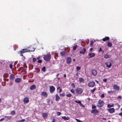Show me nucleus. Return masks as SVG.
Masks as SVG:
<instances>
[{"label":"nucleus","instance_id":"1","mask_svg":"<svg viewBox=\"0 0 122 122\" xmlns=\"http://www.w3.org/2000/svg\"><path fill=\"white\" fill-rule=\"evenodd\" d=\"M51 57V55L49 53L46 55H44L43 57L44 59L46 61H48L50 60Z\"/></svg>","mask_w":122,"mask_h":122},{"label":"nucleus","instance_id":"2","mask_svg":"<svg viewBox=\"0 0 122 122\" xmlns=\"http://www.w3.org/2000/svg\"><path fill=\"white\" fill-rule=\"evenodd\" d=\"M104 102L102 100H99L97 104V106L99 108H101L104 105Z\"/></svg>","mask_w":122,"mask_h":122},{"label":"nucleus","instance_id":"3","mask_svg":"<svg viewBox=\"0 0 122 122\" xmlns=\"http://www.w3.org/2000/svg\"><path fill=\"white\" fill-rule=\"evenodd\" d=\"M83 91V90L81 88H77L75 90L76 93L79 95L81 94L82 93Z\"/></svg>","mask_w":122,"mask_h":122},{"label":"nucleus","instance_id":"4","mask_svg":"<svg viewBox=\"0 0 122 122\" xmlns=\"http://www.w3.org/2000/svg\"><path fill=\"white\" fill-rule=\"evenodd\" d=\"M55 90V88L52 86H51L49 87V90L50 93L51 94L53 93Z\"/></svg>","mask_w":122,"mask_h":122},{"label":"nucleus","instance_id":"5","mask_svg":"<svg viewBox=\"0 0 122 122\" xmlns=\"http://www.w3.org/2000/svg\"><path fill=\"white\" fill-rule=\"evenodd\" d=\"M91 113L94 115L97 114L99 112L98 111L95 109H93L91 110Z\"/></svg>","mask_w":122,"mask_h":122},{"label":"nucleus","instance_id":"6","mask_svg":"<svg viewBox=\"0 0 122 122\" xmlns=\"http://www.w3.org/2000/svg\"><path fill=\"white\" fill-rule=\"evenodd\" d=\"M95 84V82L94 81H92L89 83L88 84V86L89 87H93L94 86Z\"/></svg>","mask_w":122,"mask_h":122},{"label":"nucleus","instance_id":"7","mask_svg":"<svg viewBox=\"0 0 122 122\" xmlns=\"http://www.w3.org/2000/svg\"><path fill=\"white\" fill-rule=\"evenodd\" d=\"M107 111L110 113H112L114 112L115 110L114 108H112L108 109Z\"/></svg>","mask_w":122,"mask_h":122},{"label":"nucleus","instance_id":"8","mask_svg":"<svg viewBox=\"0 0 122 122\" xmlns=\"http://www.w3.org/2000/svg\"><path fill=\"white\" fill-rule=\"evenodd\" d=\"M41 96L45 98H46L48 94L46 92H41Z\"/></svg>","mask_w":122,"mask_h":122},{"label":"nucleus","instance_id":"9","mask_svg":"<svg viewBox=\"0 0 122 122\" xmlns=\"http://www.w3.org/2000/svg\"><path fill=\"white\" fill-rule=\"evenodd\" d=\"M113 89L115 90L118 91L120 89L119 87L117 85H114L113 86Z\"/></svg>","mask_w":122,"mask_h":122},{"label":"nucleus","instance_id":"10","mask_svg":"<svg viewBox=\"0 0 122 122\" xmlns=\"http://www.w3.org/2000/svg\"><path fill=\"white\" fill-rule=\"evenodd\" d=\"M23 101L25 104L28 103L29 101V98L27 97H25Z\"/></svg>","mask_w":122,"mask_h":122},{"label":"nucleus","instance_id":"11","mask_svg":"<svg viewBox=\"0 0 122 122\" xmlns=\"http://www.w3.org/2000/svg\"><path fill=\"white\" fill-rule=\"evenodd\" d=\"M86 51V49L84 48H83L81 51H80L79 52L80 53L84 55L85 54Z\"/></svg>","mask_w":122,"mask_h":122},{"label":"nucleus","instance_id":"12","mask_svg":"<svg viewBox=\"0 0 122 122\" xmlns=\"http://www.w3.org/2000/svg\"><path fill=\"white\" fill-rule=\"evenodd\" d=\"M88 55L89 56V57L88 58L89 59L91 58L94 57L95 55V54L94 53H89L88 54Z\"/></svg>","mask_w":122,"mask_h":122},{"label":"nucleus","instance_id":"13","mask_svg":"<svg viewBox=\"0 0 122 122\" xmlns=\"http://www.w3.org/2000/svg\"><path fill=\"white\" fill-rule=\"evenodd\" d=\"M92 74L93 76H95L97 74V72L95 70L93 69L92 71Z\"/></svg>","mask_w":122,"mask_h":122},{"label":"nucleus","instance_id":"14","mask_svg":"<svg viewBox=\"0 0 122 122\" xmlns=\"http://www.w3.org/2000/svg\"><path fill=\"white\" fill-rule=\"evenodd\" d=\"M71 61V58L70 57H68L66 59V62L67 63L70 64Z\"/></svg>","mask_w":122,"mask_h":122},{"label":"nucleus","instance_id":"15","mask_svg":"<svg viewBox=\"0 0 122 122\" xmlns=\"http://www.w3.org/2000/svg\"><path fill=\"white\" fill-rule=\"evenodd\" d=\"M36 88V85L35 84H34L30 86V89L31 90H32L35 89Z\"/></svg>","mask_w":122,"mask_h":122},{"label":"nucleus","instance_id":"16","mask_svg":"<svg viewBox=\"0 0 122 122\" xmlns=\"http://www.w3.org/2000/svg\"><path fill=\"white\" fill-rule=\"evenodd\" d=\"M56 101V102H58L59 100L60 99V97L59 96L58 94H56L55 95Z\"/></svg>","mask_w":122,"mask_h":122},{"label":"nucleus","instance_id":"17","mask_svg":"<svg viewBox=\"0 0 122 122\" xmlns=\"http://www.w3.org/2000/svg\"><path fill=\"white\" fill-rule=\"evenodd\" d=\"M42 117L45 118H46L48 116V115L46 113H43L42 114Z\"/></svg>","mask_w":122,"mask_h":122},{"label":"nucleus","instance_id":"18","mask_svg":"<svg viewBox=\"0 0 122 122\" xmlns=\"http://www.w3.org/2000/svg\"><path fill=\"white\" fill-rule=\"evenodd\" d=\"M15 77V76L13 74H11L9 77L10 79L11 80H13L14 79Z\"/></svg>","mask_w":122,"mask_h":122},{"label":"nucleus","instance_id":"19","mask_svg":"<svg viewBox=\"0 0 122 122\" xmlns=\"http://www.w3.org/2000/svg\"><path fill=\"white\" fill-rule=\"evenodd\" d=\"M21 81V79L19 78H16L15 80V82L17 83L20 82Z\"/></svg>","mask_w":122,"mask_h":122},{"label":"nucleus","instance_id":"20","mask_svg":"<svg viewBox=\"0 0 122 122\" xmlns=\"http://www.w3.org/2000/svg\"><path fill=\"white\" fill-rule=\"evenodd\" d=\"M110 38L108 37H106L105 38H103L102 40L104 41H105L107 40H109Z\"/></svg>","mask_w":122,"mask_h":122},{"label":"nucleus","instance_id":"21","mask_svg":"<svg viewBox=\"0 0 122 122\" xmlns=\"http://www.w3.org/2000/svg\"><path fill=\"white\" fill-rule=\"evenodd\" d=\"M79 81L80 83L84 82V79L81 77H80L79 78Z\"/></svg>","mask_w":122,"mask_h":122},{"label":"nucleus","instance_id":"22","mask_svg":"<svg viewBox=\"0 0 122 122\" xmlns=\"http://www.w3.org/2000/svg\"><path fill=\"white\" fill-rule=\"evenodd\" d=\"M62 118L64 119L65 120H69V117H67L66 116H63L62 117Z\"/></svg>","mask_w":122,"mask_h":122},{"label":"nucleus","instance_id":"23","mask_svg":"<svg viewBox=\"0 0 122 122\" xmlns=\"http://www.w3.org/2000/svg\"><path fill=\"white\" fill-rule=\"evenodd\" d=\"M110 56L106 54L104 56V57L105 58H108L110 57Z\"/></svg>","mask_w":122,"mask_h":122},{"label":"nucleus","instance_id":"24","mask_svg":"<svg viewBox=\"0 0 122 122\" xmlns=\"http://www.w3.org/2000/svg\"><path fill=\"white\" fill-rule=\"evenodd\" d=\"M109 63H106V64L107 65V67L109 68H110L112 66V63H110L109 64H108Z\"/></svg>","mask_w":122,"mask_h":122},{"label":"nucleus","instance_id":"25","mask_svg":"<svg viewBox=\"0 0 122 122\" xmlns=\"http://www.w3.org/2000/svg\"><path fill=\"white\" fill-rule=\"evenodd\" d=\"M65 53L66 52L65 51H62L61 52L60 54L61 56H63L65 55Z\"/></svg>","mask_w":122,"mask_h":122},{"label":"nucleus","instance_id":"26","mask_svg":"<svg viewBox=\"0 0 122 122\" xmlns=\"http://www.w3.org/2000/svg\"><path fill=\"white\" fill-rule=\"evenodd\" d=\"M112 43L110 42H108L107 43V46H108L111 47L112 46Z\"/></svg>","mask_w":122,"mask_h":122},{"label":"nucleus","instance_id":"27","mask_svg":"<svg viewBox=\"0 0 122 122\" xmlns=\"http://www.w3.org/2000/svg\"><path fill=\"white\" fill-rule=\"evenodd\" d=\"M114 107V105L113 104L111 105L108 104L107 105V107H108L111 108L112 107Z\"/></svg>","mask_w":122,"mask_h":122},{"label":"nucleus","instance_id":"28","mask_svg":"<svg viewBox=\"0 0 122 122\" xmlns=\"http://www.w3.org/2000/svg\"><path fill=\"white\" fill-rule=\"evenodd\" d=\"M75 102L76 103H78L80 104L81 105H82V104L81 103V101H78L77 100H75Z\"/></svg>","mask_w":122,"mask_h":122},{"label":"nucleus","instance_id":"29","mask_svg":"<svg viewBox=\"0 0 122 122\" xmlns=\"http://www.w3.org/2000/svg\"><path fill=\"white\" fill-rule=\"evenodd\" d=\"M77 46L76 45H75L73 47V51H75L77 48Z\"/></svg>","mask_w":122,"mask_h":122},{"label":"nucleus","instance_id":"30","mask_svg":"<svg viewBox=\"0 0 122 122\" xmlns=\"http://www.w3.org/2000/svg\"><path fill=\"white\" fill-rule=\"evenodd\" d=\"M15 112L13 110L11 112L10 114L11 115H14L15 114Z\"/></svg>","mask_w":122,"mask_h":122},{"label":"nucleus","instance_id":"31","mask_svg":"<svg viewBox=\"0 0 122 122\" xmlns=\"http://www.w3.org/2000/svg\"><path fill=\"white\" fill-rule=\"evenodd\" d=\"M41 70L43 72L46 71V67L45 66H44L41 69Z\"/></svg>","mask_w":122,"mask_h":122},{"label":"nucleus","instance_id":"32","mask_svg":"<svg viewBox=\"0 0 122 122\" xmlns=\"http://www.w3.org/2000/svg\"><path fill=\"white\" fill-rule=\"evenodd\" d=\"M25 121V119H23L21 120H20L19 121H17L16 122H23Z\"/></svg>","mask_w":122,"mask_h":122},{"label":"nucleus","instance_id":"33","mask_svg":"<svg viewBox=\"0 0 122 122\" xmlns=\"http://www.w3.org/2000/svg\"><path fill=\"white\" fill-rule=\"evenodd\" d=\"M66 96H67V97H70L72 95L71 93H69V94H67L66 95Z\"/></svg>","mask_w":122,"mask_h":122},{"label":"nucleus","instance_id":"34","mask_svg":"<svg viewBox=\"0 0 122 122\" xmlns=\"http://www.w3.org/2000/svg\"><path fill=\"white\" fill-rule=\"evenodd\" d=\"M96 108V106L95 105H92V109H95Z\"/></svg>","mask_w":122,"mask_h":122},{"label":"nucleus","instance_id":"35","mask_svg":"<svg viewBox=\"0 0 122 122\" xmlns=\"http://www.w3.org/2000/svg\"><path fill=\"white\" fill-rule=\"evenodd\" d=\"M95 90H96V87H95V88L94 89H93L92 90H91V92L92 93H93L95 91Z\"/></svg>","mask_w":122,"mask_h":122},{"label":"nucleus","instance_id":"36","mask_svg":"<svg viewBox=\"0 0 122 122\" xmlns=\"http://www.w3.org/2000/svg\"><path fill=\"white\" fill-rule=\"evenodd\" d=\"M22 50L24 51V53L28 52V49H23Z\"/></svg>","mask_w":122,"mask_h":122},{"label":"nucleus","instance_id":"37","mask_svg":"<svg viewBox=\"0 0 122 122\" xmlns=\"http://www.w3.org/2000/svg\"><path fill=\"white\" fill-rule=\"evenodd\" d=\"M81 69V67L79 66H78L76 68V70L77 71H78L80 70Z\"/></svg>","mask_w":122,"mask_h":122},{"label":"nucleus","instance_id":"38","mask_svg":"<svg viewBox=\"0 0 122 122\" xmlns=\"http://www.w3.org/2000/svg\"><path fill=\"white\" fill-rule=\"evenodd\" d=\"M56 113L57 115L58 116L60 115L61 114V112H56Z\"/></svg>","mask_w":122,"mask_h":122},{"label":"nucleus","instance_id":"39","mask_svg":"<svg viewBox=\"0 0 122 122\" xmlns=\"http://www.w3.org/2000/svg\"><path fill=\"white\" fill-rule=\"evenodd\" d=\"M114 92L113 91H108V94H110V93H112V94L113 93H114Z\"/></svg>","mask_w":122,"mask_h":122},{"label":"nucleus","instance_id":"40","mask_svg":"<svg viewBox=\"0 0 122 122\" xmlns=\"http://www.w3.org/2000/svg\"><path fill=\"white\" fill-rule=\"evenodd\" d=\"M94 43V42L93 41H91L90 42V46H92V45H93V44Z\"/></svg>","mask_w":122,"mask_h":122},{"label":"nucleus","instance_id":"41","mask_svg":"<svg viewBox=\"0 0 122 122\" xmlns=\"http://www.w3.org/2000/svg\"><path fill=\"white\" fill-rule=\"evenodd\" d=\"M50 102V100L48 98L46 99V102L47 103H49Z\"/></svg>","mask_w":122,"mask_h":122},{"label":"nucleus","instance_id":"42","mask_svg":"<svg viewBox=\"0 0 122 122\" xmlns=\"http://www.w3.org/2000/svg\"><path fill=\"white\" fill-rule=\"evenodd\" d=\"M71 86L72 88H75V85L74 83H72L71 84Z\"/></svg>","mask_w":122,"mask_h":122},{"label":"nucleus","instance_id":"43","mask_svg":"<svg viewBox=\"0 0 122 122\" xmlns=\"http://www.w3.org/2000/svg\"><path fill=\"white\" fill-rule=\"evenodd\" d=\"M65 96V94L64 93H62L60 94V97H64Z\"/></svg>","mask_w":122,"mask_h":122},{"label":"nucleus","instance_id":"44","mask_svg":"<svg viewBox=\"0 0 122 122\" xmlns=\"http://www.w3.org/2000/svg\"><path fill=\"white\" fill-rule=\"evenodd\" d=\"M70 91L73 94L75 93V91L73 89L71 90H70Z\"/></svg>","mask_w":122,"mask_h":122},{"label":"nucleus","instance_id":"45","mask_svg":"<svg viewBox=\"0 0 122 122\" xmlns=\"http://www.w3.org/2000/svg\"><path fill=\"white\" fill-rule=\"evenodd\" d=\"M42 61L41 60H39L38 61V62L41 63H42Z\"/></svg>","mask_w":122,"mask_h":122},{"label":"nucleus","instance_id":"46","mask_svg":"<svg viewBox=\"0 0 122 122\" xmlns=\"http://www.w3.org/2000/svg\"><path fill=\"white\" fill-rule=\"evenodd\" d=\"M36 60V59L35 58H33V62H35Z\"/></svg>","mask_w":122,"mask_h":122},{"label":"nucleus","instance_id":"47","mask_svg":"<svg viewBox=\"0 0 122 122\" xmlns=\"http://www.w3.org/2000/svg\"><path fill=\"white\" fill-rule=\"evenodd\" d=\"M103 81L104 82H106L107 81V79L106 78H104L103 80Z\"/></svg>","mask_w":122,"mask_h":122},{"label":"nucleus","instance_id":"48","mask_svg":"<svg viewBox=\"0 0 122 122\" xmlns=\"http://www.w3.org/2000/svg\"><path fill=\"white\" fill-rule=\"evenodd\" d=\"M75 120L77 122H81V121L77 119H76Z\"/></svg>","mask_w":122,"mask_h":122},{"label":"nucleus","instance_id":"49","mask_svg":"<svg viewBox=\"0 0 122 122\" xmlns=\"http://www.w3.org/2000/svg\"><path fill=\"white\" fill-rule=\"evenodd\" d=\"M9 67L10 69H11L12 68V65L11 64H10Z\"/></svg>","mask_w":122,"mask_h":122},{"label":"nucleus","instance_id":"50","mask_svg":"<svg viewBox=\"0 0 122 122\" xmlns=\"http://www.w3.org/2000/svg\"><path fill=\"white\" fill-rule=\"evenodd\" d=\"M19 52L21 54L24 53V52L23 51H19Z\"/></svg>","mask_w":122,"mask_h":122},{"label":"nucleus","instance_id":"51","mask_svg":"<svg viewBox=\"0 0 122 122\" xmlns=\"http://www.w3.org/2000/svg\"><path fill=\"white\" fill-rule=\"evenodd\" d=\"M101 97H102V98H103L104 97V94H102L101 95Z\"/></svg>","mask_w":122,"mask_h":122},{"label":"nucleus","instance_id":"52","mask_svg":"<svg viewBox=\"0 0 122 122\" xmlns=\"http://www.w3.org/2000/svg\"><path fill=\"white\" fill-rule=\"evenodd\" d=\"M93 50L92 48H91L89 49V51L90 52L92 51Z\"/></svg>","mask_w":122,"mask_h":122},{"label":"nucleus","instance_id":"53","mask_svg":"<svg viewBox=\"0 0 122 122\" xmlns=\"http://www.w3.org/2000/svg\"><path fill=\"white\" fill-rule=\"evenodd\" d=\"M102 51V48H100L99 50V52H100L101 51Z\"/></svg>","mask_w":122,"mask_h":122},{"label":"nucleus","instance_id":"54","mask_svg":"<svg viewBox=\"0 0 122 122\" xmlns=\"http://www.w3.org/2000/svg\"><path fill=\"white\" fill-rule=\"evenodd\" d=\"M122 97L121 96H118V99H121L122 98Z\"/></svg>","mask_w":122,"mask_h":122},{"label":"nucleus","instance_id":"55","mask_svg":"<svg viewBox=\"0 0 122 122\" xmlns=\"http://www.w3.org/2000/svg\"><path fill=\"white\" fill-rule=\"evenodd\" d=\"M62 90L61 89H60L59 90V93H61V92H62Z\"/></svg>","mask_w":122,"mask_h":122},{"label":"nucleus","instance_id":"56","mask_svg":"<svg viewBox=\"0 0 122 122\" xmlns=\"http://www.w3.org/2000/svg\"><path fill=\"white\" fill-rule=\"evenodd\" d=\"M119 115L120 116H122V112L119 113Z\"/></svg>","mask_w":122,"mask_h":122},{"label":"nucleus","instance_id":"57","mask_svg":"<svg viewBox=\"0 0 122 122\" xmlns=\"http://www.w3.org/2000/svg\"><path fill=\"white\" fill-rule=\"evenodd\" d=\"M4 119V118H2L0 119V121H2Z\"/></svg>","mask_w":122,"mask_h":122},{"label":"nucleus","instance_id":"58","mask_svg":"<svg viewBox=\"0 0 122 122\" xmlns=\"http://www.w3.org/2000/svg\"><path fill=\"white\" fill-rule=\"evenodd\" d=\"M55 120L54 119V118L53 119V120L52 121V122H55Z\"/></svg>","mask_w":122,"mask_h":122},{"label":"nucleus","instance_id":"59","mask_svg":"<svg viewBox=\"0 0 122 122\" xmlns=\"http://www.w3.org/2000/svg\"><path fill=\"white\" fill-rule=\"evenodd\" d=\"M66 77V74H65L64 75V77H65V78Z\"/></svg>","mask_w":122,"mask_h":122},{"label":"nucleus","instance_id":"60","mask_svg":"<svg viewBox=\"0 0 122 122\" xmlns=\"http://www.w3.org/2000/svg\"><path fill=\"white\" fill-rule=\"evenodd\" d=\"M60 86L58 87L57 88V90H58L59 89H60Z\"/></svg>","mask_w":122,"mask_h":122},{"label":"nucleus","instance_id":"61","mask_svg":"<svg viewBox=\"0 0 122 122\" xmlns=\"http://www.w3.org/2000/svg\"><path fill=\"white\" fill-rule=\"evenodd\" d=\"M11 117H8V119H10L11 118Z\"/></svg>","mask_w":122,"mask_h":122},{"label":"nucleus","instance_id":"62","mask_svg":"<svg viewBox=\"0 0 122 122\" xmlns=\"http://www.w3.org/2000/svg\"><path fill=\"white\" fill-rule=\"evenodd\" d=\"M76 76H78V73H76Z\"/></svg>","mask_w":122,"mask_h":122},{"label":"nucleus","instance_id":"63","mask_svg":"<svg viewBox=\"0 0 122 122\" xmlns=\"http://www.w3.org/2000/svg\"><path fill=\"white\" fill-rule=\"evenodd\" d=\"M103 120H106V118H103Z\"/></svg>","mask_w":122,"mask_h":122},{"label":"nucleus","instance_id":"64","mask_svg":"<svg viewBox=\"0 0 122 122\" xmlns=\"http://www.w3.org/2000/svg\"><path fill=\"white\" fill-rule=\"evenodd\" d=\"M59 74H58L56 75V76H58L59 75Z\"/></svg>","mask_w":122,"mask_h":122}]
</instances>
